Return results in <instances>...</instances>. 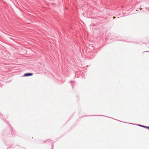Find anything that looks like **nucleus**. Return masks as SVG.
<instances>
[{"label":"nucleus","instance_id":"obj_1","mask_svg":"<svg viewBox=\"0 0 149 149\" xmlns=\"http://www.w3.org/2000/svg\"><path fill=\"white\" fill-rule=\"evenodd\" d=\"M33 75V74L32 73H25L24 75V77H26L28 76H32Z\"/></svg>","mask_w":149,"mask_h":149},{"label":"nucleus","instance_id":"obj_2","mask_svg":"<svg viewBox=\"0 0 149 149\" xmlns=\"http://www.w3.org/2000/svg\"><path fill=\"white\" fill-rule=\"evenodd\" d=\"M141 126L143 127H144L145 128H148V129H149V127H146V126H141Z\"/></svg>","mask_w":149,"mask_h":149},{"label":"nucleus","instance_id":"obj_3","mask_svg":"<svg viewBox=\"0 0 149 149\" xmlns=\"http://www.w3.org/2000/svg\"><path fill=\"white\" fill-rule=\"evenodd\" d=\"M116 18V17H114H114H113V18Z\"/></svg>","mask_w":149,"mask_h":149}]
</instances>
